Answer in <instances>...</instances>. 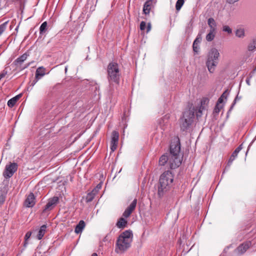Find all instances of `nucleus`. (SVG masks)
Returning a JSON list of instances; mask_svg holds the SVG:
<instances>
[{
	"instance_id": "23",
	"label": "nucleus",
	"mask_w": 256,
	"mask_h": 256,
	"mask_svg": "<svg viewBox=\"0 0 256 256\" xmlns=\"http://www.w3.org/2000/svg\"><path fill=\"white\" fill-rule=\"evenodd\" d=\"M169 161V156H168L166 155H162L159 160V164L160 166H164V164Z\"/></svg>"
},
{
	"instance_id": "1",
	"label": "nucleus",
	"mask_w": 256,
	"mask_h": 256,
	"mask_svg": "<svg viewBox=\"0 0 256 256\" xmlns=\"http://www.w3.org/2000/svg\"><path fill=\"white\" fill-rule=\"evenodd\" d=\"M132 232L130 230H126L122 232L116 240L115 252L123 253L130 246L132 240Z\"/></svg>"
},
{
	"instance_id": "46",
	"label": "nucleus",
	"mask_w": 256,
	"mask_h": 256,
	"mask_svg": "<svg viewBox=\"0 0 256 256\" xmlns=\"http://www.w3.org/2000/svg\"><path fill=\"white\" fill-rule=\"evenodd\" d=\"M37 81H38V80H36L34 82V83L32 84V86H34L36 83Z\"/></svg>"
},
{
	"instance_id": "16",
	"label": "nucleus",
	"mask_w": 256,
	"mask_h": 256,
	"mask_svg": "<svg viewBox=\"0 0 256 256\" xmlns=\"http://www.w3.org/2000/svg\"><path fill=\"white\" fill-rule=\"evenodd\" d=\"M128 221L124 218H120L116 224V226L119 228H124L126 227Z\"/></svg>"
},
{
	"instance_id": "33",
	"label": "nucleus",
	"mask_w": 256,
	"mask_h": 256,
	"mask_svg": "<svg viewBox=\"0 0 256 256\" xmlns=\"http://www.w3.org/2000/svg\"><path fill=\"white\" fill-rule=\"evenodd\" d=\"M202 40V36L201 34H198L196 37V38L195 39V40L194 42V45H198V44Z\"/></svg>"
},
{
	"instance_id": "29",
	"label": "nucleus",
	"mask_w": 256,
	"mask_h": 256,
	"mask_svg": "<svg viewBox=\"0 0 256 256\" xmlns=\"http://www.w3.org/2000/svg\"><path fill=\"white\" fill-rule=\"evenodd\" d=\"M184 0H178L176 4V8L177 10H180L184 4Z\"/></svg>"
},
{
	"instance_id": "28",
	"label": "nucleus",
	"mask_w": 256,
	"mask_h": 256,
	"mask_svg": "<svg viewBox=\"0 0 256 256\" xmlns=\"http://www.w3.org/2000/svg\"><path fill=\"white\" fill-rule=\"evenodd\" d=\"M47 22H44L40 28V32L42 34L46 32L47 30Z\"/></svg>"
},
{
	"instance_id": "12",
	"label": "nucleus",
	"mask_w": 256,
	"mask_h": 256,
	"mask_svg": "<svg viewBox=\"0 0 256 256\" xmlns=\"http://www.w3.org/2000/svg\"><path fill=\"white\" fill-rule=\"evenodd\" d=\"M180 143L178 141H176V142H173L171 144L170 154L180 155Z\"/></svg>"
},
{
	"instance_id": "36",
	"label": "nucleus",
	"mask_w": 256,
	"mask_h": 256,
	"mask_svg": "<svg viewBox=\"0 0 256 256\" xmlns=\"http://www.w3.org/2000/svg\"><path fill=\"white\" fill-rule=\"evenodd\" d=\"M131 214H132L131 212H130L128 210V209H126L124 210V213L122 214V216L124 218H128L130 216Z\"/></svg>"
},
{
	"instance_id": "6",
	"label": "nucleus",
	"mask_w": 256,
	"mask_h": 256,
	"mask_svg": "<svg viewBox=\"0 0 256 256\" xmlns=\"http://www.w3.org/2000/svg\"><path fill=\"white\" fill-rule=\"evenodd\" d=\"M182 156L181 155L169 154L168 164L170 168L175 169L182 164Z\"/></svg>"
},
{
	"instance_id": "44",
	"label": "nucleus",
	"mask_w": 256,
	"mask_h": 256,
	"mask_svg": "<svg viewBox=\"0 0 256 256\" xmlns=\"http://www.w3.org/2000/svg\"><path fill=\"white\" fill-rule=\"evenodd\" d=\"M246 83H247L248 85H250V80H246Z\"/></svg>"
},
{
	"instance_id": "18",
	"label": "nucleus",
	"mask_w": 256,
	"mask_h": 256,
	"mask_svg": "<svg viewBox=\"0 0 256 256\" xmlns=\"http://www.w3.org/2000/svg\"><path fill=\"white\" fill-rule=\"evenodd\" d=\"M152 1L148 0L144 4L143 8V12L144 14H149L150 9H151V5H152Z\"/></svg>"
},
{
	"instance_id": "3",
	"label": "nucleus",
	"mask_w": 256,
	"mask_h": 256,
	"mask_svg": "<svg viewBox=\"0 0 256 256\" xmlns=\"http://www.w3.org/2000/svg\"><path fill=\"white\" fill-rule=\"evenodd\" d=\"M173 181L174 175L169 170L164 172L160 175L158 192L160 196H162L165 192L170 188L172 186Z\"/></svg>"
},
{
	"instance_id": "42",
	"label": "nucleus",
	"mask_w": 256,
	"mask_h": 256,
	"mask_svg": "<svg viewBox=\"0 0 256 256\" xmlns=\"http://www.w3.org/2000/svg\"><path fill=\"white\" fill-rule=\"evenodd\" d=\"M227 0V2L229 4H234L238 1L239 0Z\"/></svg>"
},
{
	"instance_id": "21",
	"label": "nucleus",
	"mask_w": 256,
	"mask_h": 256,
	"mask_svg": "<svg viewBox=\"0 0 256 256\" xmlns=\"http://www.w3.org/2000/svg\"><path fill=\"white\" fill-rule=\"evenodd\" d=\"M20 96L21 95L18 94L10 99L8 102V106L10 108L13 107L16 104L18 100H19V98H20Z\"/></svg>"
},
{
	"instance_id": "39",
	"label": "nucleus",
	"mask_w": 256,
	"mask_h": 256,
	"mask_svg": "<svg viewBox=\"0 0 256 256\" xmlns=\"http://www.w3.org/2000/svg\"><path fill=\"white\" fill-rule=\"evenodd\" d=\"M102 183L98 184L96 186L93 190H96V193H98V191L102 188Z\"/></svg>"
},
{
	"instance_id": "9",
	"label": "nucleus",
	"mask_w": 256,
	"mask_h": 256,
	"mask_svg": "<svg viewBox=\"0 0 256 256\" xmlns=\"http://www.w3.org/2000/svg\"><path fill=\"white\" fill-rule=\"evenodd\" d=\"M58 202L59 198L58 196H54L52 198H50L48 200V202L45 206L44 212L52 210L56 206Z\"/></svg>"
},
{
	"instance_id": "14",
	"label": "nucleus",
	"mask_w": 256,
	"mask_h": 256,
	"mask_svg": "<svg viewBox=\"0 0 256 256\" xmlns=\"http://www.w3.org/2000/svg\"><path fill=\"white\" fill-rule=\"evenodd\" d=\"M242 149V145L241 144V145H240L235 150L232 152V154L231 155V156L228 161V166H230L232 164V162L235 160V158L237 157L238 152L241 150Z\"/></svg>"
},
{
	"instance_id": "43",
	"label": "nucleus",
	"mask_w": 256,
	"mask_h": 256,
	"mask_svg": "<svg viewBox=\"0 0 256 256\" xmlns=\"http://www.w3.org/2000/svg\"><path fill=\"white\" fill-rule=\"evenodd\" d=\"M30 64H26L24 67H23V68H22V69H24V68H28V67L30 66Z\"/></svg>"
},
{
	"instance_id": "38",
	"label": "nucleus",
	"mask_w": 256,
	"mask_h": 256,
	"mask_svg": "<svg viewBox=\"0 0 256 256\" xmlns=\"http://www.w3.org/2000/svg\"><path fill=\"white\" fill-rule=\"evenodd\" d=\"M146 28V22L142 21L140 24V29L141 30H144Z\"/></svg>"
},
{
	"instance_id": "24",
	"label": "nucleus",
	"mask_w": 256,
	"mask_h": 256,
	"mask_svg": "<svg viewBox=\"0 0 256 256\" xmlns=\"http://www.w3.org/2000/svg\"><path fill=\"white\" fill-rule=\"evenodd\" d=\"M96 190H92L90 192L88 193L86 197V200L87 202H90L93 200L96 193Z\"/></svg>"
},
{
	"instance_id": "37",
	"label": "nucleus",
	"mask_w": 256,
	"mask_h": 256,
	"mask_svg": "<svg viewBox=\"0 0 256 256\" xmlns=\"http://www.w3.org/2000/svg\"><path fill=\"white\" fill-rule=\"evenodd\" d=\"M224 98H226V97H225V92L223 93L222 96L218 98L217 103L220 104L223 102Z\"/></svg>"
},
{
	"instance_id": "15",
	"label": "nucleus",
	"mask_w": 256,
	"mask_h": 256,
	"mask_svg": "<svg viewBox=\"0 0 256 256\" xmlns=\"http://www.w3.org/2000/svg\"><path fill=\"white\" fill-rule=\"evenodd\" d=\"M28 54L26 53L18 58L14 61V64L17 66H20L27 58Z\"/></svg>"
},
{
	"instance_id": "31",
	"label": "nucleus",
	"mask_w": 256,
	"mask_h": 256,
	"mask_svg": "<svg viewBox=\"0 0 256 256\" xmlns=\"http://www.w3.org/2000/svg\"><path fill=\"white\" fill-rule=\"evenodd\" d=\"M8 22H6L0 24V36L6 30V26L8 24Z\"/></svg>"
},
{
	"instance_id": "40",
	"label": "nucleus",
	"mask_w": 256,
	"mask_h": 256,
	"mask_svg": "<svg viewBox=\"0 0 256 256\" xmlns=\"http://www.w3.org/2000/svg\"><path fill=\"white\" fill-rule=\"evenodd\" d=\"M192 47H193V50L195 52H198V50H199V46H198V45H194V43H193V46H192Z\"/></svg>"
},
{
	"instance_id": "35",
	"label": "nucleus",
	"mask_w": 256,
	"mask_h": 256,
	"mask_svg": "<svg viewBox=\"0 0 256 256\" xmlns=\"http://www.w3.org/2000/svg\"><path fill=\"white\" fill-rule=\"evenodd\" d=\"M31 234H32V232H28L26 233L25 236H24V239H25L24 246H26L28 244L26 241L30 237Z\"/></svg>"
},
{
	"instance_id": "41",
	"label": "nucleus",
	"mask_w": 256,
	"mask_h": 256,
	"mask_svg": "<svg viewBox=\"0 0 256 256\" xmlns=\"http://www.w3.org/2000/svg\"><path fill=\"white\" fill-rule=\"evenodd\" d=\"M151 30V24L148 23L146 26V32H148Z\"/></svg>"
},
{
	"instance_id": "34",
	"label": "nucleus",
	"mask_w": 256,
	"mask_h": 256,
	"mask_svg": "<svg viewBox=\"0 0 256 256\" xmlns=\"http://www.w3.org/2000/svg\"><path fill=\"white\" fill-rule=\"evenodd\" d=\"M222 108V106H220V104H218L217 103L214 108V112L216 113H218Z\"/></svg>"
},
{
	"instance_id": "4",
	"label": "nucleus",
	"mask_w": 256,
	"mask_h": 256,
	"mask_svg": "<svg viewBox=\"0 0 256 256\" xmlns=\"http://www.w3.org/2000/svg\"><path fill=\"white\" fill-rule=\"evenodd\" d=\"M220 53L216 48H212L208 52L206 65L210 72L213 73L218 64Z\"/></svg>"
},
{
	"instance_id": "25",
	"label": "nucleus",
	"mask_w": 256,
	"mask_h": 256,
	"mask_svg": "<svg viewBox=\"0 0 256 256\" xmlns=\"http://www.w3.org/2000/svg\"><path fill=\"white\" fill-rule=\"evenodd\" d=\"M136 204H137V200L136 198H135L134 200L130 204V205L126 209H128V210L130 212H131L132 213V212L136 208Z\"/></svg>"
},
{
	"instance_id": "45",
	"label": "nucleus",
	"mask_w": 256,
	"mask_h": 256,
	"mask_svg": "<svg viewBox=\"0 0 256 256\" xmlns=\"http://www.w3.org/2000/svg\"><path fill=\"white\" fill-rule=\"evenodd\" d=\"M91 256H98V255L96 253H94L92 254Z\"/></svg>"
},
{
	"instance_id": "2",
	"label": "nucleus",
	"mask_w": 256,
	"mask_h": 256,
	"mask_svg": "<svg viewBox=\"0 0 256 256\" xmlns=\"http://www.w3.org/2000/svg\"><path fill=\"white\" fill-rule=\"evenodd\" d=\"M107 73L110 88L112 90L114 86H118L120 83V72L118 64L114 62L110 63L108 66Z\"/></svg>"
},
{
	"instance_id": "11",
	"label": "nucleus",
	"mask_w": 256,
	"mask_h": 256,
	"mask_svg": "<svg viewBox=\"0 0 256 256\" xmlns=\"http://www.w3.org/2000/svg\"><path fill=\"white\" fill-rule=\"evenodd\" d=\"M251 246L252 242L250 241L246 242L240 245L236 249V251L238 254H243Z\"/></svg>"
},
{
	"instance_id": "13",
	"label": "nucleus",
	"mask_w": 256,
	"mask_h": 256,
	"mask_svg": "<svg viewBox=\"0 0 256 256\" xmlns=\"http://www.w3.org/2000/svg\"><path fill=\"white\" fill-rule=\"evenodd\" d=\"M35 196L32 193H30L26 199L24 206L26 208H32L33 207L35 204Z\"/></svg>"
},
{
	"instance_id": "20",
	"label": "nucleus",
	"mask_w": 256,
	"mask_h": 256,
	"mask_svg": "<svg viewBox=\"0 0 256 256\" xmlns=\"http://www.w3.org/2000/svg\"><path fill=\"white\" fill-rule=\"evenodd\" d=\"M46 229V226L45 224L42 225L40 226V229L38 231L37 238L38 240H41L45 234Z\"/></svg>"
},
{
	"instance_id": "10",
	"label": "nucleus",
	"mask_w": 256,
	"mask_h": 256,
	"mask_svg": "<svg viewBox=\"0 0 256 256\" xmlns=\"http://www.w3.org/2000/svg\"><path fill=\"white\" fill-rule=\"evenodd\" d=\"M208 103L209 99L207 98H203L201 100L200 106L198 112L196 113V116L198 117L200 116L202 112L207 109Z\"/></svg>"
},
{
	"instance_id": "26",
	"label": "nucleus",
	"mask_w": 256,
	"mask_h": 256,
	"mask_svg": "<svg viewBox=\"0 0 256 256\" xmlns=\"http://www.w3.org/2000/svg\"><path fill=\"white\" fill-rule=\"evenodd\" d=\"M216 31L210 30V32L206 36V40L208 42L212 40L215 36Z\"/></svg>"
},
{
	"instance_id": "19",
	"label": "nucleus",
	"mask_w": 256,
	"mask_h": 256,
	"mask_svg": "<svg viewBox=\"0 0 256 256\" xmlns=\"http://www.w3.org/2000/svg\"><path fill=\"white\" fill-rule=\"evenodd\" d=\"M208 24L210 28V30L216 31V24L214 20L212 18H209L208 20Z\"/></svg>"
},
{
	"instance_id": "47",
	"label": "nucleus",
	"mask_w": 256,
	"mask_h": 256,
	"mask_svg": "<svg viewBox=\"0 0 256 256\" xmlns=\"http://www.w3.org/2000/svg\"><path fill=\"white\" fill-rule=\"evenodd\" d=\"M107 236H106V237H104V240H105V239H106V237H107Z\"/></svg>"
},
{
	"instance_id": "17",
	"label": "nucleus",
	"mask_w": 256,
	"mask_h": 256,
	"mask_svg": "<svg viewBox=\"0 0 256 256\" xmlns=\"http://www.w3.org/2000/svg\"><path fill=\"white\" fill-rule=\"evenodd\" d=\"M85 222L84 220H80L78 224L76 226L74 232L76 234L81 233L85 227Z\"/></svg>"
},
{
	"instance_id": "32",
	"label": "nucleus",
	"mask_w": 256,
	"mask_h": 256,
	"mask_svg": "<svg viewBox=\"0 0 256 256\" xmlns=\"http://www.w3.org/2000/svg\"><path fill=\"white\" fill-rule=\"evenodd\" d=\"M222 30L224 32H226L229 34L232 33V28L228 26H224L222 27Z\"/></svg>"
},
{
	"instance_id": "27",
	"label": "nucleus",
	"mask_w": 256,
	"mask_h": 256,
	"mask_svg": "<svg viewBox=\"0 0 256 256\" xmlns=\"http://www.w3.org/2000/svg\"><path fill=\"white\" fill-rule=\"evenodd\" d=\"M244 30L242 28L238 29L236 32V36L240 38H244Z\"/></svg>"
},
{
	"instance_id": "30",
	"label": "nucleus",
	"mask_w": 256,
	"mask_h": 256,
	"mask_svg": "<svg viewBox=\"0 0 256 256\" xmlns=\"http://www.w3.org/2000/svg\"><path fill=\"white\" fill-rule=\"evenodd\" d=\"M256 48V40H253V41L250 43L248 46V49L249 50H253Z\"/></svg>"
},
{
	"instance_id": "5",
	"label": "nucleus",
	"mask_w": 256,
	"mask_h": 256,
	"mask_svg": "<svg viewBox=\"0 0 256 256\" xmlns=\"http://www.w3.org/2000/svg\"><path fill=\"white\" fill-rule=\"evenodd\" d=\"M194 108H190L185 110L180 119V126L182 130H186L192 122L194 118Z\"/></svg>"
},
{
	"instance_id": "22",
	"label": "nucleus",
	"mask_w": 256,
	"mask_h": 256,
	"mask_svg": "<svg viewBox=\"0 0 256 256\" xmlns=\"http://www.w3.org/2000/svg\"><path fill=\"white\" fill-rule=\"evenodd\" d=\"M45 74V68L43 67L38 68L36 72V78L38 79L39 76L42 77Z\"/></svg>"
},
{
	"instance_id": "8",
	"label": "nucleus",
	"mask_w": 256,
	"mask_h": 256,
	"mask_svg": "<svg viewBox=\"0 0 256 256\" xmlns=\"http://www.w3.org/2000/svg\"><path fill=\"white\" fill-rule=\"evenodd\" d=\"M119 134L116 131H113L112 134L111 140L110 142V148L111 151L114 152L117 148Z\"/></svg>"
},
{
	"instance_id": "7",
	"label": "nucleus",
	"mask_w": 256,
	"mask_h": 256,
	"mask_svg": "<svg viewBox=\"0 0 256 256\" xmlns=\"http://www.w3.org/2000/svg\"><path fill=\"white\" fill-rule=\"evenodd\" d=\"M18 169V164L16 163H10L6 164L3 172V176L6 178L12 177Z\"/></svg>"
}]
</instances>
